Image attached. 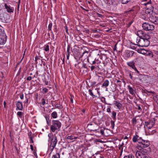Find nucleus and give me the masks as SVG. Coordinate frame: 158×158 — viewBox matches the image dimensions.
<instances>
[{
  "label": "nucleus",
  "instance_id": "obj_1",
  "mask_svg": "<svg viewBox=\"0 0 158 158\" xmlns=\"http://www.w3.org/2000/svg\"><path fill=\"white\" fill-rule=\"evenodd\" d=\"M151 38V36L149 35H145L143 38H137L136 43L139 46L142 47H148L150 44V42L149 39Z\"/></svg>",
  "mask_w": 158,
  "mask_h": 158
},
{
  "label": "nucleus",
  "instance_id": "obj_2",
  "mask_svg": "<svg viewBox=\"0 0 158 158\" xmlns=\"http://www.w3.org/2000/svg\"><path fill=\"white\" fill-rule=\"evenodd\" d=\"M48 136L49 138L48 141H51L49 150L51 152H52L56 147L57 142L56 136L55 135H53L52 133L48 134Z\"/></svg>",
  "mask_w": 158,
  "mask_h": 158
},
{
  "label": "nucleus",
  "instance_id": "obj_3",
  "mask_svg": "<svg viewBox=\"0 0 158 158\" xmlns=\"http://www.w3.org/2000/svg\"><path fill=\"white\" fill-rule=\"evenodd\" d=\"M61 125V123L58 121L53 120L51 126V130L52 132H54L56 130L59 129Z\"/></svg>",
  "mask_w": 158,
  "mask_h": 158
},
{
  "label": "nucleus",
  "instance_id": "obj_4",
  "mask_svg": "<svg viewBox=\"0 0 158 158\" xmlns=\"http://www.w3.org/2000/svg\"><path fill=\"white\" fill-rule=\"evenodd\" d=\"M150 144V143L149 141L142 139L140 143L137 146V148L139 150H141L143 149V148L148 147Z\"/></svg>",
  "mask_w": 158,
  "mask_h": 158
},
{
  "label": "nucleus",
  "instance_id": "obj_5",
  "mask_svg": "<svg viewBox=\"0 0 158 158\" xmlns=\"http://www.w3.org/2000/svg\"><path fill=\"white\" fill-rule=\"evenodd\" d=\"M143 29L146 31L153 30L154 29V26L148 23H144L142 24Z\"/></svg>",
  "mask_w": 158,
  "mask_h": 158
},
{
  "label": "nucleus",
  "instance_id": "obj_6",
  "mask_svg": "<svg viewBox=\"0 0 158 158\" xmlns=\"http://www.w3.org/2000/svg\"><path fill=\"white\" fill-rule=\"evenodd\" d=\"M145 153L139 151H136L135 153L136 158H148Z\"/></svg>",
  "mask_w": 158,
  "mask_h": 158
},
{
  "label": "nucleus",
  "instance_id": "obj_7",
  "mask_svg": "<svg viewBox=\"0 0 158 158\" xmlns=\"http://www.w3.org/2000/svg\"><path fill=\"white\" fill-rule=\"evenodd\" d=\"M11 4L9 3H4V7L6 9V11L9 13H13L14 12V9L13 7H12Z\"/></svg>",
  "mask_w": 158,
  "mask_h": 158
},
{
  "label": "nucleus",
  "instance_id": "obj_8",
  "mask_svg": "<svg viewBox=\"0 0 158 158\" xmlns=\"http://www.w3.org/2000/svg\"><path fill=\"white\" fill-rule=\"evenodd\" d=\"M154 119H152L153 120H150L149 121L145 122L146 127L148 129H151L154 126L155 122Z\"/></svg>",
  "mask_w": 158,
  "mask_h": 158
},
{
  "label": "nucleus",
  "instance_id": "obj_9",
  "mask_svg": "<svg viewBox=\"0 0 158 158\" xmlns=\"http://www.w3.org/2000/svg\"><path fill=\"white\" fill-rule=\"evenodd\" d=\"M149 20L155 24H158V17L152 15L149 17Z\"/></svg>",
  "mask_w": 158,
  "mask_h": 158
},
{
  "label": "nucleus",
  "instance_id": "obj_10",
  "mask_svg": "<svg viewBox=\"0 0 158 158\" xmlns=\"http://www.w3.org/2000/svg\"><path fill=\"white\" fill-rule=\"evenodd\" d=\"M142 139L141 137H139L138 135L135 134L134 135L132 138V140L134 142H138L139 144L142 141Z\"/></svg>",
  "mask_w": 158,
  "mask_h": 158
},
{
  "label": "nucleus",
  "instance_id": "obj_11",
  "mask_svg": "<svg viewBox=\"0 0 158 158\" xmlns=\"http://www.w3.org/2000/svg\"><path fill=\"white\" fill-rule=\"evenodd\" d=\"M106 130L103 127H100L98 129H95L94 131L95 132H98L100 133L101 135H105L104 134V131Z\"/></svg>",
  "mask_w": 158,
  "mask_h": 158
},
{
  "label": "nucleus",
  "instance_id": "obj_12",
  "mask_svg": "<svg viewBox=\"0 0 158 158\" xmlns=\"http://www.w3.org/2000/svg\"><path fill=\"white\" fill-rule=\"evenodd\" d=\"M134 53L133 51L127 50L125 51V56L128 57H131L133 55Z\"/></svg>",
  "mask_w": 158,
  "mask_h": 158
},
{
  "label": "nucleus",
  "instance_id": "obj_13",
  "mask_svg": "<svg viewBox=\"0 0 158 158\" xmlns=\"http://www.w3.org/2000/svg\"><path fill=\"white\" fill-rule=\"evenodd\" d=\"M136 35H137L139 36L138 38H143L144 36H145V35H148V34H146L142 30L138 31Z\"/></svg>",
  "mask_w": 158,
  "mask_h": 158
},
{
  "label": "nucleus",
  "instance_id": "obj_14",
  "mask_svg": "<svg viewBox=\"0 0 158 158\" xmlns=\"http://www.w3.org/2000/svg\"><path fill=\"white\" fill-rule=\"evenodd\" d=\"M127 64L134 70L136 68L135 63L134 61H132L127 62Z\"/></svg>",
  "mask_w": 158,
  "mask_h": 158
},
{
  "label": "nucleus",
  "instance_id": "obj_15",
  "mask_svg": "<svg viewBox=\"0 0 158 158\" xmlns=\"http://www.w3.org/2000/svg\"><path fill=\"white\" fill-rule=\"evenodd\" d=\"M154 8L152 6L149 8H147L145 10L146 13L149 14H152Z\"/></svg>",
  "mask_w": 158,
  "mask_h": 158
},
{
  "label": "nucleus",
  "instance_id": "obj_16",
  "mask_svg": "<svg viewBox=\"0 0 158 158\" xmlns=\"http://www.w3.org/2000/svg\"><path fill=\"white\" fill-rule=\"evenodd\" d=\"M17 109L20 110H23L22 103L19 101H18L16 103Z\"/></svg>",
  "mask_w": 158,
  "mask_h": 158
},
{
  "label": "nucleus",
  "instance_id": "obj_17",
  "mask_svg": "<svg viewBox=\"0 0 158 158\" xmlns=\"http://www.w3.org/2000/svg\"><path fill=\"white\" fill-rule=\"evenodd\" d=\"M147 51L144 49H137V52L138 53L145 55L147 54Z\"/></svg>",
  "mask_w": 158,
  "mask_h": 158
},
{
  "label": "nucleus",
  "instance_id": "obj_18",
  "mask_svg": "<svg viewBox=\"0 0 158 158\" xmlns=\"http://www.w3.org/2000/svg\"><path fill=\"white\" fill-rule=\"evenodd\" d=\"M127 89L129 90V93L132 95H134L135 94L134 92V89L133 87H131L130 85H127Z\"/></svg>",
  "mask_w": 158,
  "mask_h": 158
},
{
  "label": "nucleus",
  "instance_id": "obj_19",
  "mask_svg": "<svg viewBox=\"0 0 158 158\" xmlns=\"http://www.w3.org/2000/svg\"><path fill=\"white\" fill-rule=\"evenodd\" d=\"M120 0H110V4L114 5H117L119 3Z\"/></svg>",
  "mask_w": 158,
  "mask_h": 158
},
{
  "label": "nucleus",
  "instance_id": "obj_20",
  "mask_svg": "<svg viewBox=\"0 0 158 158\" xmlns=\"http://www.w3.org/2000/svg\"><path fill=\"white\" fill-rule=\"evenodd\" d=\"M137 45H138L137 44H136L132 43H131L130 44V48L132 49L135 50L137 51L138 48H137Z\"/></svg>",
  "mask_w": 158,
  "mask_h": 158
},
{
  "label": "nucleus",
  "instance_id": "obj_21",
  "mask_svg": "<svg viewBox=\"0 0 158 158\" xmlns=\"http://www.w3.org/2000/svg\"><path fill=\"white\" fill-rule=\"evenodd\" d=\"M114 105L116 106L118 109H120L122 107V104L117 101H114Z\"/></svg>",
  "mask_w": 158,
  "mask_h": 158
},
{
  "label": "nucleus",
  "instance_id": "obj_22",
  "mask_svg": "<svg viewBox=\"0 0 158 158\" xmlns=\"http://www.w3.org/2000/svg\"><path fill=\"white\" fill-rule=\"evenodd\" d=\"M109 81L107 80H105L102 85V87H107L109 85Z\"/></svg>",
  "mask_w": 158,
  "mask_h": 158
},
{
  "label": "nucleus",
  "instance_id": "obj_23",
  "mask_svg": "<svg viewBox=\"0 0 158 158\" xmlns=\"http://www.w3.org/2000/svg\"><path fill=\"white\" fill-rule=\"evenodd\" d=\"M87 61L91 64H95L96 63V61L94 60L93 61H91V59H89V58L87 57Z\"/></svg>",
  "mask_w": 158,
  "mask_h": 158
},
{
  "label": "nucleus",
  "instance_id": "obj_24",
  "mask_svg": "<svg viewBox=\"0 0 158 158\" xmlns=\"http://www.w3.org/2000/svg\"><path fill=\"white\" fill-rule=\"evenodd\" d=\"M77 137H75L73 135H71L68 136L67 137V138L68 139H70V140H73L74 139H76L77 138Z\"/></svg>",
  "mask_w": 158,
  "mask_h": 158
},
{
  "label": "nucleus",
  "instance_id": "obj_25",
  "mask_svg": "<svg viewBox=\"0 0 158 158\" xmlns=\"http://www.w3.org/2000/svg\"><path fill=\"white\" fill-rule=\"evenodd\" d=\"M147 54H146L145 55L149 56H150L151 57H153V55L152 52L149 51H147Z\"/></svg>",
  "mask_w": 158,
  "mask_h": 158
},
{
  "label": "nucleus",
  "instance_id": "obj_26",
  "mask_svg": "<svg viewBox=\"0 0 158 158\" xmlns=\"http://www.w3.org/2000/svg\"><path fill=\"white\" fill-rule=\"evenodd\" d=\"M44 49L46 52L49 51V46L48 45L46 44L44 47Z\"/></svg>",
  "mask_w": 158,
  "mask_h": 158
},
{
  "label": "nucleus",
  "instance_id": "obj_27",
  "mask_svg": "<svg viewBox=\"0 0 158 158\" xmlns=\"http://www.w3.org/2000/svg\"><path fill=\"white\" fill-rule=\"evenodd\" d=\"M72 49V48L69 45H68L67 48V54L70 55L71 53L70 52V51L71 49Z\"/></svg>",
  "mask_w": 158,
  "mask_h": 158
},
{
  "label": "nucleus",
  "instance_id": "obj_28",
  "mask_svg": "<svg viewBox=\"0 0 158 158\" xmlns=\"http://www.w3.org/2000/svg\"><path fill=\"white\" fill-rule=\"evenodd\" d=\"M123 158H135V157L133 155L130 154L128 155L125 156Z\"/></svg>",
  "mask_w": 158,
  "mask_h": 158
},
{
  "label": "nucleus",
  "instance_id": "obj_29",
  "mask_svg": "<svg viewBox=\"0 0 158 158\" xmlns=\"http://www.w3.org/2000/svg\"><path fill=\"white\" fill-rule=\"evenodd\" d=\"M52 116L54 118H56L57 117V113L55 111L53 112L52 114Z\"/></svg>",
  "mask_w": 158,
  "mask_h": 158
},
{
  "label": "nucleus",
  "instance_id": "obj_30",
  "mask_svg": "<svg viewBox=\"0 0 158 158\" xmlns=\"http://www.w3.org/2000/svg\"><path fill=\"white\" fill-rule=\"evenodd\" d=\"M97 119L98 120V122L97 121H94V123L97 125L101 124L102 123L101 120H99L98 119Z\"/></svg>",
  "mask_w": 158,
  "mask_h": 158
},
{
  "label": "nucleus",
  "instance_id": "obj_31",
  "mask_svg": "<svg viewBox=\"0 0 158 158\" xmlns=\"http://www.w3.org/2000/svg\"><path fill=\"white\" fill-rule=\"evenodd\" d=\"M52 158H60V154L58 153H56L53 156Z\"/></svg>",
  "mask_w": 158,
  "mask_h": 158
},
{
  "label": "nucleus",
  "instance_id": "obj_32",
  "mask_svg": "<svg viewBox=\"0 0 158 158\" xmlns=\"http://www.w3.org/2000/svg\"><path fill=\"white\" fill-rule=\"evenodd\" d=\"M130 0H121L122 4H126L130 1Z\"/></svg>",
  "mask_w": 158,
  "mask_h": 158
},
{
  "label": "nucleus",
  "instance_id": "obj_33",
  "mask_svg": "<svg viewBox=\"0 0 158 158\" xmlns=\"http://www.w3.org/2000/svg\"><path fill=\"white\" fill-rule=\"evenodd\" d=\"M28 136H29V138H30V141H31V143H34V141L33 140V137L30 134H29Z\"/></svg>",
  "mask_w": 158,
  "mask_h": 158
},
{
  "label": "nucleus",
  "instance_id": "obj_34",
  "mask_svg": "<svg viewBox=\"0 0 158 158\" xmlns=\"http://www.w3.org/2000/svg\"><path fill=\"white\" fill-rule=\"evenodd\" d=\"M114 121H111L110 122V124L112 129H113L114 126Z\"/></svg>",
  "mask_w": 158,
  "mask_h": 158
},
{
  "label": "nucleus",
  "instance_id": "obj_35",
  "mask_svg": "<svg viewBox=\"0 0 158 158\" xmlns=\"http://www.w3.org/2000/svg\"><path fill=\"white\" fill-rule=\"evenodd\" d=\"M88 91L89 93V94L92 96H95L92 90L90 89H89L88 90Z\"/></svg>",
  "mask_w": 158,
  "mask_h": 158
},
{
  "label": "nucleus",
  "instance_id": "obj_36",
  "mask_svg": "<svg viewBox=\"0 0 158 158\" xmlns=\"http://www.w3.org/2000/svg\"><path fill=\"white\" fill-rule=\"evenodd\" d=\"M116 113L114 111H113L112 112V115L113 116V118H115L116 116Z\"/></svg>",
  "mask_w": 158,
  "mask_h": 158
},
{
  "label": "nucleus",
  "instance_id": "obj_37",
  "mask_svg": "<svg viewBox=\"0 0 158 158\" xmlns=\"http://www.w3.org/2000/svg\"><path fill=\"white\" fill-rule=\"evenodd\" d=\"M22 112L20 111H19L17 112V114L19 116L20 118H21V116L22 114Z\"/></svg>",
  "mask_w": 158,
  "mask_h": 158
},
{
  "label": "nucleus",
  "instance_id": "obj_38",
  "mask_svg": "<svg viewBox=\"0 0 158 158\" xmlns=\"http://www.w3.org/2000/svg\"><path fill=\"white\" fill-rule=\"evenodd\" d=\"M42 104L43 105H44L46 103L45 100L44 98H43L42 100Z\"/></svg>",
  "mask_w": 158,
  "mask_h": 158
},
{
  "label": "nucleus",
  "instance_id": "obj_39",
  "mask_svg": "<svg viewBox=\"0 0 158 158\" xmlns=\"http://www.w3.org/2000/svg\"><path fill=\"white\" fill-rule=\"evenodd\" d=\"M85 54H86L85 55L86 57H87V55L88 54V52H84L82 55H81V57H83V56L85 55Z\"/></svg>",
  "mask_w": 158,
  "mask_h": 158
},
{
  "label": "nucleus",
  "instance_id": "obj_40",
  "mask_svg": "<svg viewBox=\"0 0 158 158\" xmlns=\"http://www.w3.org/2000/svg\"><path fill=\"white\" fill-rule=\"evenodd\" d=\"M55 106L57 108L60 109L61 108V106L60 105L56 104L55 105Z\"/></svg>",
  "mask_w": 158,
  "mask_h": 158
},
{
  "label": "nucleus",
  "instance_id": "obj_41",
  "mask_svg": "<svg viewBox=\"0 0 158 158\" xmlns=\"http://www.w3.org/2000/svg\"><path fill=\"white\" fill-rule=\"evenodd\" d=\"M52 23H50L48 27V29L49 30H51V28H52Z\"/></svg>",
  "mask_w": 158,
  "mask_h": 158
},
{
  "label": "nucleus",
  "instance_id": "obj_42",
  "mask_svg": "<svg viewBox=\"0 0 158 158\" xmlns=\"http://www.w3.org/2000/svg\"><path fill=\"white\" fill-rule=\"evenodd\" d=\"M104 1L106 3L110 4V0H104Z\"/></svg>",
  "mask_w": 158,
  "mask_h": 158
},
{
  "label": "nucleus",
  "instance_id": "obj_43",
  "mask_svg": "<svg viewBox=\"0 0 158 158\" xmlns=\"http://www.w3.org/2000/svg\"><path fill=\"white\" fill-rule=\"evenodd\" d=\"M43 91L44 92V93H46L48 91V89L46 88H44L43 89Z\"/></svg>",
  "mask_w": 158,
  "mask_h": 158
},
{
  "label": "nucleus",
  "instance_id": "obj_44",
  "mask_svg": "<svg viewBox=\"0 0 158 158\" xmlns=\"http://www.w3.org/2000/svg\"><path fill=\"white\" fill-rule=\"evenodd\" d=\"M106 111L108 112H110V106H108V108H107Z\"/></svg>",
  "mask_w": 158,
  "mask_h": 158
},
{
  "label": "nucleus",
  "instance_id": "obj_45",
  "mask_svg": "<svg viewBox=\"0 0 158 158\" xmlns=\"http://www.w3.org/2000/svg\"><path fill=\"white\" fill-rule=\"evenodd\" d=\"M32 78L31 76H29L27 78V81L31 80Z\"/></svg>",
  "mask_w": 158,
  "mask_h": 158
},
{
  "label": "nucleus",
  "instance_id": "obj_46",
  "mask_svg": "<svg viewBox=\"0 0 158 158\" xmlns=\"http://www.w3.org/2000/svg\"><path fill=\"white\" fill-rule=\"evenodd\" d=\"M65 56H64V58H63V59L62 60V64H63L64 63V61H65Z\"/></svg>",
  "mask_w": 158,
  "mask_h": 158
},
{
  "label": "nucleus",
  "instance_id": "obj_47",
  "mask_svg": "<svg viewBox=\"0 0 158 158\" xmlns=\"http://www.w3.org/2000/svg\"><path fill=\"white\" fill-rule=\"evenodd\" d=\"M95 67L94 66H92L91 67V69L92 71H93L95 69Z\"/></svg>",
  "mask_w": 158,
  "mask_h": 158
},
{
  "label": "nucleus",
  "instance_id": "obj_48",
  "mask_svg": "<svg viewBox=\"0 0 158 158\" xmlns=\"http://www.w3.org/2000/svg\"><path fill=\"white\" fill-rule=\"evenodd\" d=\"M134 70L137 73H139V72L137 70L136 68L134 69Z\"/></svg>",
  "mask_w": 158,
  "mask_h": 158
},
{
  "label": "nucleus",
  "instance_id": "obj_49",
  "mask_svg": "<svg viewBox=\"0 0 158 158\" xmlns=\"http://www.w3.org/2000/svg\"><path fill=\"white\" fill-rule=\"evenodd\" d=\"M133 122L134 123H135L136 122V119H133Z\"/></svg>",
  "mask_w": 158,
  "mask_h": 158
},
{
  "label": "nucleus",
  "instance_id": "obj_50",
  "mask_svg": "<svg viewBox=\"0 0 158 158\" xmlns=\"http://www.w3.org/2000/svg\"><path fill=\"white\" fill-rule=\"evenodd\" d=\"M20 98L21 99H23V94H22L20 95Z\"/></svg>",
  "mask_w": 158,
  "mask_h": 158
},
{
  "label": "nucleus",
  "instance_id": "obj_51",
  "mask_svg": "<svg viewBox=\"0 0 158 158\" xmlns=\"http://www.w3.org/2000/svg\"><path fill=\"white\" fill-rule=\"evenodd\" d=\"M129 76L130 77V78L131 79H132V76L131 75V73H130L129 74Z\"/></svg>",
  "mask_w": 158,
  "mask_h": 158
},
{
  "label": "nucleus",
  "instance_id": "obj_52",
  "mask_svg": "<svg viewBox=\"0 0 158 158\" xmlns=\"http://www.w3.org/2000/svg\"><path fill=\"white\" fill-rule=\"evenodd\" d=\"M69 56H70V55H68L67 54V59L68 60L69 59Z\"/></svg>",
  "mask_w": 158,
  "mask_h": 158
},
{
  "label": "nucleus",
  "instance_id": "obj_53",
  "mask_svg": "<svg viewBox=\"0 0 158 158\" xmlns=\"http://www.w3.org/2000/svg\"><path fill=\"white\" fill-rule=\"evenodd\" d=\"M94 60L96 61V62L97 63V62L99 60L98 58L97 59V58H95L94 59Z\"/></svg>",
  "mask_w": 158,
  "mask_h": 158
},
{
  "label": "nucleus",
  "instance_id": "obj_54",
  "mask_svg": "<svg viewBox=\"0 0 158 158\" xmlns=\"http://www.w3.org/2000/svg\"><path fill=\"white\" fill-rule=\"evenodd\" d=\"M48 81H45V83L46 85H48Z\"/></svg>",
  "mask_w": 158,
  "mask_h": 158
},
{
  "label": "nucleus",
  "instance_id": "obj_55",
  "mask_svg": "<svg viewBox=\"0 0 158 158\" xmlns=\"http://www.w3.org/2000/svg\"><path fill=\"white\" fill-rule=\"evenodd\" d=\"M31 147V150H33V148L32 145H30Z\"/></svg>",
  "mask_w": 158,
  "mask_h": 158
},
{
  "label": "nucleus",
  "instance_id": "obj_56",
  "mask_svg": "<svg viewBox=\"0 0 158 158\" xmlns=\"http://www.w3.org/2000/svg\"><path fill=\"white\" fill-rule=\"evenodd\" d=\"M46 121H47V122L48 123H48H48V121H49V119H46Z\"/></svg>",
  "mask_w": 158,
  "mask_h": 158
},
{
  "label": "nucleus",
  "instance_id": "obj_57",
  "mask_svg": "<svg viewBox=\"0 0 158 158\" xmlns=\"http://www.w3.org/2000/svg\"><path fill=\"white\" fill-rule=\"evenodd\" d=\"M98 141L101 143H102V141L100 139H98Z\"/></svg>",
  "mask_w": 158,
  "mask_h": 158
},
{
  "label": "nucleus",
  "instance_id": "obj_58",
  "mask_svg": "<svg viewBox=\"0 0 158 158\" xmlns=\"http://www.w3.org/2000/svg\"><path fill=\"white\" fill-rule=\"evenodd\" d=\"M82 111L83 113H85V109H83V110H82Z\"/></svg>",
  "mask_w": 158,
  "mask_h": 158
},
{
  "label": "nucleus",
  "instance_id": "obj_59",
  "mask_svg": "<svg viewBox=\"0 0 158 158\" xmlns=\"http://www.w3.org/2000/svg\"><path fill=\"white\" fill-rule=\"evenodd\" d=\"M138 108L139 110H140V109H141V108L139 106H138Z\"/></svg>",
  "mask_w": 158,
  "mask_h": 158
},
{
  "label": "nucleus",
  "instance_id": "obj_60",
  "mask_svg": "<svg viewBox=\"0 0 158 158\" xmlns=\"http://www.w3.org/2000/svg\"><path fill=\"white\" fill-rule=\"evenodd\" d=\"M38 57H35V60H36L38 59Z\"/></svg>",
  "mask_w": 158,
  "mask_h": 158
},
{
  "label": "nucleus",
  "instance_id": "obj_61",
  "mask_svg": "<svg viewBox=\"0 0 158 158\" xmlns=\"http://www.w3.org/2000/svg\"><path fill=\"white\" fill-rule=\"evenodd\" d=\"M4 106H5L6 105V103L5 101L4 102Z\"/></svg>",
  "mask_w": 158,
  "mask_h": 158
},
{
  "label": "nucleus",
  "instance_id": "obj_62",
  "mask_svg": "<svg viewBox=\"0 0 158 158\" xmlns=\"http://www.w3.org/2000/svg\"><path fill=\"white\" fill-rule=\"evenodd\" d=\"M132 22H130V23H129V26H130V25L132 24Z\"/></svg>",
  "mask_w": 158,
  "mask_h": 158
},
{
  "label": "nucleus",
  "instance_id": "obj_63",
  "mask_svg": "<svg viewBox=\"0 0 158 158\" xmlns=\"http://www.w3.org/2000/svg\"><path fill=\"white\" fill-rule=\"evenodd\" d=\"M90 59H91V61H93V58H90Z\"/></svg>",
  "mask_w": 158,
  "mask_h": 158
},
{
  "label": "nucleus",
  "instance_id": "obj_64",
  "mask_svg": "<svg viewBox=\"0 0 158 158\" xmlns=\"http://www.w3.org/2000/svg\"><path fill=\"white\" fill-rule=\"evenodd\" d=\"M71 102H73V100L71 99Z\"/></svg>",
  "mask_w": 158,
  "mask_h": 158
}]
</instances>
